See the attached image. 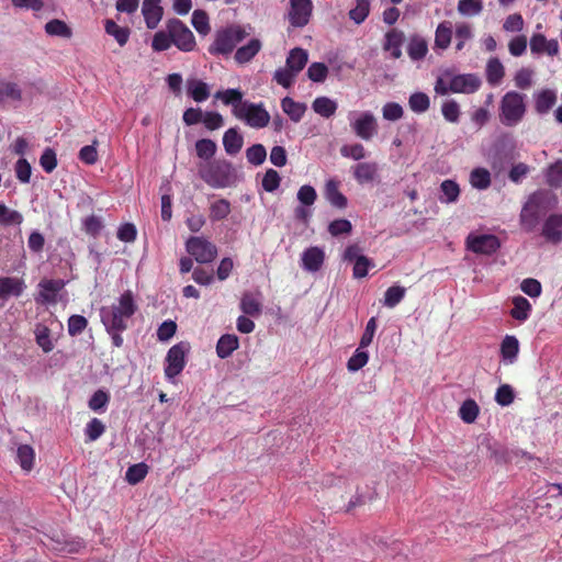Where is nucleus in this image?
<instances>
[{
  "label": "nucleus",
  "mask_w": 562,
  "mask_h": 562,
  "mask_svg": "<svg viewBox=\"0 0 562 562\" xmlns=\"http://www.w3.org/2000/svg\"><path fill=\"white\" fill-rule=\"evenodd\" d=\"M138 310L134 293L131 290L124 291L117 299V303L100 308V318L106 333L110 335L112 345L116 348L123 346L122 333L128 327L127 319Z\"/></svg>",
  "instance_id": "obj_1"
},
{
  "label": "nucleus",
  "mask_w": 562,
  "mask_h": 562,
  "mask_svg": "<svg viewBox=\"0 0 562 562\" xmlns=\"http://www.w3.org/2000/svg\"><path fill=\"white\" fill-rule=\"evenodd\" d=\"M199 177L211 188L231 187L235 181V170L226 159L202 162L198 169Z\"/></svg>",
  "instance_id": "obj_2"
},
{
  "label": "nucleus",
  "mask_w": 562,
  "mask_h": 562,
  "mask_svg": "<svg viewBox=\"0 0 562 562\" xmlns=\"http://www.w3.org/2000/svg\"><path fill=\"white\" fill-rule=\"evenodd\" d=\"M245 37L246 32L239 25L222 27L215 32L214 42L207 52L213 56H228Z\"/></svg>",
  "instance_id": "obj_3"
},
{
  "label": "nucleus",
  "mask_w": 562,
  "mask_h": 562,
  "mask_svg": "<svg viewBox=\"0 0 562 562\" xmlns=\"http://www.w3.org/2000/svg\"><path fill=\"white\" fill-rule=\"evenodd\" d=\"M526 111L524 95L516 92H507L501 101V120L507 126L516 125L521 121Z\"/></svg>",
  "instance_id": "obj_4"
},
{
  "label": "nucleus",
  "mask_w": 562,
  "mask_h": 562,
  "mask_svg": "<svg viewBox=\"0 0 562 562\" xmlns=\"http://www.w3.org/2000/svg\"><path fill=\"white\" fill-rule=\"evenodd\" d=\"M479 449H482V450L484 449L486 457L494 460V462L496 464L509 463L520 454L528 460L532 459V457L528 452L519 451V450H510L507 447H505L504 445L499 443L498 441H496L490 437H484L481 440V442L479 445Z\"/></svg>",
  "instance_id": "obj_5"
},
{
  "label": "nucleus",
  "mask_w": 562,
  "mask_h": 562,
  "mask_svg": "<svg viewBox=\"0 0 562 562\" xmlns=\"http://www.w3.org/2000/svg\"><path fill=\"white\" fill-rule=\"evenodd\" d=\"M190 349L188 341H180L168 350L165 358V376L167 380H173L183 371Z\"/></svg>",
  "instance_id": "obj_6"
},
{
  "label": "nucleus",
  "mask_w": 562,
  "mask_h": 562,
  "mask_svg": "<svg viewBox=\"0 0 562 562\" xmlns=\"http://www.w3.org/2000/svg\"><path fill=\"white\" fill-rule=\"evenodd\" d=\"M234 115L254 128L266 127L270 122V114L262 103L245 101L240 110L234 111Z\"/></svg>",
  "instance_id": "obj_7"
},
{
  "label": "nucleus",
  "mask_w": 562,
  "mask_h": 562,
  "mask_svg": "<svg viewBox=\"0 0 562 562\" xmlns=\"http://www.w3.org/2000/svg\"><path fill=\"white\" fill-rule=\"evenodd\" d=\"M167 31L171 33L172 44L181 52L189 53L195 48V37L192 31L179 19L167 21Z\"/></svg>",
  "instance_id": "obj_8"
},
{
  "label": "nucleus",
  "mask_w": 562,
  "mask_h": 562,
  "mask_svg": "<svg viewBox=\"0 0 562 562\" xmlns=\"http://www.w3.org/2000/svg\"><path fill=\"white\" fill-rule=\"evenodd\" d=\"M186 250L199 263H211L217 256V247L203 236H191L186 241Z\"/></svg>",
  "instance_id": "obj_9"
},
{
  "label": "nucleus",
  "mask_w": 562,
  "mask_h": 562,
  "mask_svg": "<svg viewBox=\"0 0 562 562\" xmlns=\"http://www.w3.org/2000/svg\"><path fill=\"white\" fill-rule=\"evenodd\" d=\"M358 113L350 111L348 120L355 134L363 140H370L378 132V123L374 115L370 111L361 112L358 117L355 116Z\"/></svg>",
  "instance_id": "obj_10"
},
{
  "label": "nucleus",
  "mask_w": 562,
  "mask_h": 562,
  "mask_svg": "<svg viewBox=\"0 0 562 562\" xmlns=\"http://www.w3.org/2000/svg\"><path fill=\"white\" fill-rule=\"evenodd\" d=\"M465 246L469 251L474 254L491 256L501 248V240L493 234H470L465 239Z\"/></svg>",
  "instance_id": "obj_11"
},
{
  "label": "nucleus",
  "mask_w": 562,
  "mask_h": 562,
  "mask_svg": "<svg viewBox=\"0 0 562 562\" xmlns=\"http://www.w3.org/2000/svg\"><path fill=\"white\" fill-rule=\"evenodd\" d=\"M345 261L352 262V277L362 279L368 276L369 269L374 267V262L361 254V248L357 244L349 245L342 256Z\"/></svg>",
  "instance_id": "obj_12"
},
{
  "label": "nucleus",
  "mask_w": 562,
  "mask_h": 562,
  "mask_svg": "<svg viewBox=\"0 0 562 562\" xmlns=\"http://www.w3.org/2000/svg\"><path fill=\"white\" fill-rule=\"evenodd\" d=\"M445 76L450 77L449 89L452 93L472 94L482 86V80L476 74L451 75L446 70Z\"/></svg>",
  "instance_id": "obj_13"
},
{
  "label": "nucleus",
  "mask_w": 562,
  "mask_h": 562,
  "mask_svg": "<svg viewBox=\"0 0 562 562\" xmlns=\"http://www.w3.org/2000/svg\"><path fill=\"white\" fill-rule=\"evenodd\" d=\"M313 12L312 0H290L289 21L294 27L308 24Z\"/></svg>",
  "instance_id": "obj_14"
},
{
  "label": "nucleus",
  "mask_w": 562,
  "mask_h": 562,
  "mask_svg": "<svg viewBox=\"0 0 562 562\" xmlns=\"http://www.w3.org/2000/svg\"><path fill=\"white\" fill-rule=\"evenodd\" d=\"M541 236L553 245L562 241V213L550 214L544 220Z\"/></svg>",
  "instance_id": "obj_15"
},
{
  "label": "nucleus",
  "mask_w": 562,
  "mask_h": 562,
  "mask_svg": "<svg viewBox=\"0 0 562 562\" xmlns=\"http://www.w3.org/2000/svg\"><path fill=\"white\" fill-rule=\"evenodd\" d=\"M65 281L63 279H43L38 283V288L41 289L38 293V297H36L37 302L42 303H56L57 293L64 289Z\"/></svg>",
  "instance_id": "obj_16"
},
{
  "label": "nucleus",
  "mask_w": 562,
  "mask_h": 562,
  "mask_svg": "<svg viewBox=\"0 0 562 562\" xmlns=\"http://www.w3.org/2000/svg\"><path fill=\"white\" fill-rule=\"evenodd\" d=\"M542 216H544V214L527 201L519 215L521 228L527 233H532L538 227Z\"/></svg>",
  "instance_id": "obj_17"
},
{
  "label": "nucleus",
  "mask_w": 562,
  "mask_h": 562,
  "mask_svg": "<svg viewBox=\"0 0 562 562\" xmlns=\"http://www.w3.org/2000/svg\"><path fill=\"white\" fill-rule=\"evenodd\" d=\"M26 289L23 279L15 277H0V300H8L10 296L19 297Z\"/></svg>",
  "instance_id": "obj_18"
},
{
  "label": "nucleus",
  "mask_w": 562,
  "mask_h": 562,
  "mask_svg": "<svg viewBox=\"0 0 562 562\" xmlns=\"http://www.w3.org/2000/svg\"><path fill=\"white\" fill-rule=\"evenodd\" d=\"M160 1L161 0L143 1L142 13L144 15L146 26L149 30L156 29L162 18L164 10L160 5Z\"/></svg>",
  "instance_id": "obj_19"
},
{
  "label": "nucleus",
  "mask_w": 562,
  "mask_h": 562,
  "mask_svg": "<svg viewBox=\"0 0 562 562\" xmlns=\"http://www.w3.org/2000/svg\"><path fill=\"white\" fill-rule=\"evenodd\" d=\"M301 260L304 270L316 272L324 263L325 252L319 247H310L303 251Z\"/></svg>",
  "instance_id": "obj_20"
},
{
  "label": "nucleus",
  "mask_w": 562,
  "mask_h": 562,
  "mask_svg": "<svg viewBox=\"0 0 562 562\" xmlns=\"http://www.w3.org/2000/svg\"><path fill=\"white\" fill-rule=\"evenodd\" d=\"M528 201L546 215L549 211L555 207L558 198L554 193L548 190H537L530 194Z\"/></svg>",
  "instance_id": "obj_21"
},
{
  "label": "nucleus",
  "mask_w": 562,
  "mask_h": 562,
  "mask_svg": "<svg viewBox=\"0 0 562 562\" xmlns=\"http://www.w3.org/2000/svg\"><path fill=\"white\" fill-rule=\"evenodd\" d=\"M405 41L404 32L397 29H392L384 35L383 49L390 52L394 59L402 56L401 47Z\"/></svg>",
  "instance_id": "obj_22"
},
{
  "label": "nucleus",
  "mask_w": 562,
  "mask_h": 562,
  "mask_svg": "<svg viewBox=\"0 0 562 562\" xmlns=\"http://www.w3.org/2000/svg\"><path fill=\"white\" fill-rule=\"evenodd\" d=\"M519 353V340L516 336L506 335L499 347V355L505 364H513L517 361Z\"/></svg>",
  "instance_id": "obj_23"
},
{
  "label": "nucleus",
  "mask_w": 562,
  "mask_h": 562,
  "mask_svg": "<svg viewBox=\"0 0 562 562\" xmlns=\"http://www.w3.org/2000/svg\"><path fill=\"white\" fill-rule=\"evenodd\" d=\"M324 195L329 204L336 209L344 210L348 205V199L339 191V182L329 179L325 184Z\"/></svg>",
  "instance_id": "obj_24"
},
{
  "label": "nucleus",
  "mask_w": 562,
  "mask_h": 562,
  "mask_svg": "<svg viewBox=\"0 0 562 562\" xmlns=\"http://www.w3.org/2000/svg\"><path fill=\"white\" fill-rule=\"evenodd\" d=\"M353 170V178L356 181L360 184L372 182L375 177L378 176L379 166L376 162L370 161V162H359L355 167H352Z\"/></svg>",
  "instance_id": "obj_25"
},
{
  "label": "nucleus",
  "mask_w": 562,
  "mask_h": 562,
  "mask_svg": "<svg viewBox=\"0 0 562 562\" xmlns=\"http://www.w3.org/2000/svg\"><path fill=\"white\" fill-rule=\"evenodd\" d=\"M239 347V338L235 334H224L216 342V355L220 359H227Z\"/></svg>",
  "instance_id": "obj_26"
},
{
  "label": "nucleus",
  "mask_w": 562,
  "mask_h": 562,
  "mask_svg": "<svg viewBox=\"0 0 562 562\" xmlns=\"http://www.w3.org/2000/svg\"><path fill=\"white\" fill-rule=\"evenodd\" d=\"M187 94L200 103L209 99L211 94L210 87L201 79L189 78L187 80Z\"/></svg>",
  "instance_id": "obj_27"
},
{
  "label": "nucleus",
  "mask_w": 562,
  "mask_h": 562,
  "mask_svg": "<svg viewBox=\"0 0 562 562\" xmlns=\"http://www.w3.org/2000/svg\"><path fill=\"white\" fill-rule=\"evenodd\" d=\"M244 145V137L239 133L238 127L228 128L223 135V146L225 151L234 156L238 154Z\"/></svg>",
  "instance_id": "obj_28"
},
{
  "label": "nucleus",
  "mask_w": 562,
  "mask_h": 562,
  "mask_svg": "<svg viewBox=\"0 0 562 562\" xmlns=\"http://www.w3.org/2000/svg\"><path fill=\"white\" fill-rule=\"evenodd\" d=\"M512 302L513 308L510 310L509 315L518 322H526L532 311L530 302L521 295L514 296Z\"/></svg>",
  "instance_id": "obj_29"
},
{
  "label": "nucleus",
  "mask_w": 562,
  "mask_h": 562,
  "mask_svg": "<svg viewBox=\"0 0 562 562\" xmlns=\"http://www.w3.org/2000/svg\"><path fill=\"white\" fill-rule=\"evenodd\" d=\"M428 53V44L427 41L418 35L414 34L409 37V42L407 45V54L412 60H422L426 57Z\"/></svg>",
  "instance_id": "obj_30"
},
{
  "label": "nucleus",
  "mask_w": 562,
  "mask_h": 562,
  "mask_svg": "<svg viewBox=\"0 0 562 562\" xmlns=\"http://www.w3.org/2000/svg\"><path fill=\"white\" fill-rule=\"evenodd\" d=\"M535 109L539 114H546L557 102V94L551 89H543L533 94Z\"/></svg>",
  "instance_id": "obj_31"
},
{
  "label": "nucleus",
  "mask_w": 562,
  "mask_h": 562,
  "mask_svg": "<svg viewBox=\"0 0 562 562\" xmlns=\"http://www.w3.org/2000/svg\"><path fill=\"white\" fill-rule=\"evenodd\" d=\"M281 108L283 112L289 115V117L297 123L304 116V113L307 109L306 104L303 102H296L291 97H284L281 100Z\"/></svg>",
  "instance_id": "obj_32"
},
{
  "label": "nucleus",
  "mask_w": 562,
  "mask_h": 562,
  "mask_svg": "<svg viewBox=\"0 0 562 562\" xmlns=\"http://www.w3.org/2000/svg\"><path fill=\"white\" fill-rule=\"evenodd\" d=\"M307 61V50L301 47H295L290 50L285 64L290 70L297 75L306 66Z\"/></svg>",
  "instance_id": "obj_33"
},
{
  "label": "nucleus",
  "mask_w": 562,
  "mask_h": 562,
  "mask_svg": "<svg viewBox=\"0 0 562 562\" xmlns=\"http://www.w3.org/2000/svg\"><path fill=\"white\" fill-rule=\"evenodd\" d=\"M261 42L258 38H251L248 44L237 48L235 53L236 63L244 65L249 63L260 50Z\"/></svg>",
  "instance_id": "obj_34"
},
{
  "label": "nucleus",
  "mask_w": 562,
  "mask_h": 562,
  "mask_svg": "<svg viewBox=\"0 0 562 562\" xmlns=\"http://www.w3.org/2000/svg\"><path fill=\"white\" fill-rule=\"evenodd\" d=\"M215 99H220L225 105H232L234 111L240 110L241 103L245 101L243 100V92L240 89L237 88H229L224 91H217L214 94Z\"/></svg>",
  "instance_id": "obj_35"
},
{
  "label": "nucleus",
  "mask_w": 562,
  "mask_h": 562,
  "mask_svg": "<svg viewBox=\"0 0 562 562\" xmlns=\"http://www.w3.org/2000/svg\"><path fill=\"white\" fill-rule=\"evenodd\" d=\"M452 37V24L449 21H443L438 24L435 32V47L439 49H447L450 46Z\"/></svg>",
  "instance_id": "obj_36"
},
{
  "label": "nucleus",
  "mask_w": 562,
  "mask_h": 562,
  "mask_svg": "<svg viewBox=\"0 0 562 562\" xmlns=\"http://www.w3.org/2000/svg\"><path fill=\"white\" fill-rule=\"evenodd\" d=\"M106 34L113 36L120 46H124L130 38L131 30L127 26H120L113 20L104 21Z\"/></svg>",
  "instance_id": "obj_37"
},
{
  "label": "nucleus",
  "mask_w": 562,
  "mask_h": 562,
  "mask_svg": "<svg viewBox=\"0 0 562 562\" xmlns=\"http://www.w3.org/2000/svg\"><path fill=\"white\" fill-rule=\"evenodd\" d=\"M312 109L315 113L328 119L335 114L337 103L328 97H317L312 103Z\"/></svg>",
  "instance_id": "obj_38"
},
{
  "label": "nucleus",
  "mask_w": 562,
  "mask_h": 562,
  "mask_svg": "<svg viewBox=\"0 0 562 562\" xmlns=\"http://www.w3.org/2000/svg\"><path fill=\"white\" fill-rule=\"evenodd\" d=\"M505 69L503 64L497 57H493L486 65V79L492 86L498 85L504 78Z\"/></svg>",
  "instance_id": "obj_39"
},
{
  "label": "nucleus",
  "mask_w": 562,
  "mask_h": 562,
  "mask_svg": "<svg viewBox=\"0 0 562 562\" xmlns=\"http://www.w3.org/2000/svg\"><path fill=\"white\" fill-rule=\"evenodd\" d=\"M239 307L245 315L252 317L259 316L262 311L261 303L250 292H245L243 294Z\"/></svg>",
  "instance_id": "obj_40"
},
{
  "label": "nucleus",
  "mask_w": 562,
  "mask_h": 562,
  "mask_svg": "<svg viewBox=\"0 0 562 562\" xmlns=\"http://www.w3.org/2000/svg\"><path fill=\"white\" fill-rule=\"evenodd\" d=\"M367 491H360L357 488L356 495L349 501L346 506V513H350L356 507L364 505L367 502H371L376 497L374 487L367 486Z\"/></svg>",
  "instance_id": "obj_41"
},
{
  "label": "nucleus",
  "mask_w": 562,
  "mask_h": 562,
  "mask_svg": "<svg viewBox=\"0 0 562 562\" xmlns=\"http://www.w3.org/2000/svg\"><path fill=\"white\" fill-rule=\"evenodd\" d=\"M440 192L441 195L439 196V200L442 203H453L460 195V188L454 180L447 179L441 182Z\"/></svg>",
  "instance_id": "obj_42"
},
{
  "label": "nucleus",
  "mask_w": 562,
  "mask_h": 562,
  "mask_svg": "<svg viewBox=\"0 0 562 562\" xmlns=\"http://www.w3.org/2000/svg\"><path fill=\"white\" fill-rule=\"evenodd\" d=\"M546 182L551 188L562 187V160L549 165L544 171Z\"/></svg>",
  "instance_id": "obj_43"
},
{
  "label": "nucleus",
  "mask_w": 562,
  "mask_h": 562,
  "mask_svg": "<svg viewBox=\"0 0 562 562\" xmlns=\"http://www.w3.org/2000/svg\"><path fill=\"white\" fill-rule=\"evenodd\" d=\"M45 32L50 36H59L70 38L72 36L71 29L66 22L59 19H53L45 24Z\"/></svg>",
  "instance_id": "obj_44"
},
{
  "label": "nucleus",
  "mask_w": 562,
  "mask_h": 562,
  "mask_svg": "<svg viewBox=\"0 0 562 562\" xmlns=\"http://www.w3.org/2000/svg\"><path fill=\"white\" fill-rule=\"evenodd\" d=\"M110 402V394L103 389L97 390L88 402V407L95 413H104Z\"/></svg>",
  "instance_id": "obj_45"
},
{
  "label": "nucleus",
  "mask_w": 562,
  "mask_h": 562,
  "mask_svg": "<svg viewBox=\"0 0 562 562\" xmlns=\"http://www.w3.org/2000/svg\"><path fill=\"white\" fill-rule=\"evenodd\" d=\"M470 183L473 188L485 190L491 186V175L485 168L477 167L471 171Z\"/></svg>",
  "instance_id": "obj_46"
},
{
  "label": "nucleus",
  "mask_w": 562,
  "mask_h": 562,
  "mask_svg": "<svg viewBox=\"0 0 562 562\" xmlns=\"http://www.w3.org/2000/svg\"><path fill=\"white\" fill-rule=\"evenodd\" d=\"M231 213V202L226 199H220L210 206V220L220 222L225 220Z\"/></svg>",
  "instance_id": "obj_47"
},
{
  "label": "nucleus",
  "mask_w": 562,
  "mask_h": 562,
  "mask_svg": "<svg viewBox=\"0 0 562 562\" xmlns=\"http://www.w3.org/2000/svg\"><path fill=\"white\" fill-rule=\"evenodd\" d=\"M34 449L30 445H20L16 450V460L25 471H31L34 465Z\"/></svg>",
  "instance_id": "obj_48"
},
{
  "label": "nucleus",
  "mask_w": 562,
  "mask_h": 562,
  "mask_svg": "<svg viewBox=\"0 0 562 562\" xmlns=\"http://www.w3.org/2000/svg\"><path fill=\"white\" fill-rule=\"evenodd\" d=\"M191 24L200 35H207L211 31L210 19L205 11L196 9L191 16Z\"/></svg>",
  "instance_id": "obj_49"
},
{
  "label": "nucleus",
  "mask_w": 562,
  "mask_h": 562,
  "mask_svg": "<svg viewBox=\"0 0 562 562\" xmlns=\"http://www.w3.org/2000/svg\"><path fill=\"white\" fill-rule=\"evenodd\" d=\"M23 223V215L16 210H10L4 203H0V224L2 226L16 225Z\"/></svg>",
  "instance_id": "obj_50"
},
{
  "label": "nucleus",
  "mask_w": 562,
  "mask_h": 562,
  "mask_svg": "<svg viewBox=\"0 0 562 562\" xmlns=\"http://www.w3.org/2000/svg\"><path fill=\"white\" fill-rule=\"evenodd\" d=\"M408 105L414 113H425L429 110L430 99L425 92L417 91L409 95Z\"/></svg>",
  "instance_id": "obj_51"
},
{
  "label": "nucleus",
  "mask_w": 562,
  "mask_h": 562,
  "mask_svg": "<svg viewBox=\"0 0 562 562\" xmlns=\"http://www.w3.org/2000/svg\"><path fill=\"white\" fill-rule=\"evenodd\" d=\"M480 408L476 402L472 398L465 400L460 408L459 416L465 424H472L477 418Z\"/></svg>",
  "instance_id": "obj_52"
},
{
  "label": "nucleus",
  "mask_w": 562,
  "mask_h": 562,
  "mask_svg": "<svg viewBox=\"0 0 562 562\" xmlns=\"http://www.w3.org/2000/svg\"><path fill=\"white\" fill-rule=\"evenodd\" d=\"M148 473V465L144 462H139L136 464H132L127 468L125 473V480L132 484L136 485L142 482Z\"/></svg>",
  "instance_id": "obj_53"
},
{
  "label": "nucleus",
  "mask_w": 562,
  "mask_h": 562,
  "mask_svg": "<svg viewBox=\"0 0 562 562\" xmlns=\"http://www.w3.org/2000/svg\"><path fill=\"white\" fill-rule=\"evenodd\" d=\"M216 149V143L210 138H201L195 142L196 156L206 162L215 155Z\"/></svg>",
  "instance_id": "obj_54"
},
{
  "label": "nucleus",
  "mask_w": 562,
  "mask_h": 562,
  "mask_svg": "<svg viewBox=\"0 0 562 562\" xmlns=\"http://www.w3.org/2000/svg\"><path fill=\"white\" fill-rule=\"evenodd\" d=\"M369 361V352L364 348L359 347L347 361V369L349 372H357L362 369Z\"/></svg>",
  "instance_id": "obj_55"
},
{
  "label": "nucleus",
  "mask_w": 562,
  "mask_h": 562,
  "mask_svg": "<svg viewBox=\"0 0 562 562\" xmlns=\"http://www.w3.org/2000/svg\"><path fill=\"white\" fill-rule=\"evenodd\" d=\"M370 13L369 0H356V5L349 11V19L356 24H361L366 21Z\"/></svg>",
  "instance_id": "obj_56"
},
{
  "label": "nucleus",
  "mask_w": 562,
  "mask_h": 562,
  "mask_svg": "<svg viewBox=\"0 0 562 562\" xmlns=\"http://www.w3.org/2000/svg\"><path fill=\"white\" fill-rule=\"evenodd\" d=\"M406 290L401 285H392L384 293L383 305L390 308L395 307L405 296Z\"/></svg>",
  "instance_id": "obj_57"
},
{
  "label": "nucleus",
  "mask_w": 562,
  "mask_h": 562,
  "mask_svg": "<svg viewBox=\"0 0 562 562\" xmlns=\"http://www.w3.org/2000/svg\"><path fill=\"white\" fill-rule=\"evenodd\" d=\"M22 91L15 82L0 81V103L5 99L20 101Z\"/></svg>",
  "instance_id": "obj_58"
},
{
  "label": "nucleus",
  "mask_w": 562,
  "mask_h": 562,
  "mask_svg": "<svg viewBox=\"0 0 562 562\" xmlns=\"http://www.w3.org/2000/svg\"><path fill=\"white\" fill-rule=\"evenodd\" d=\"M246 158L249 164L260 166L266 161L267 150L262 144H254L247 148Z\"/></svg>",
  "instance_id": "obj_59"
},
{
  "label": "nucleus",
  "mask_w": 562,
  "mask_h": 562,
  "mask_svg": "<svg viewBox=\"0 0 562 562\" xmlns=\"http://www.w3.org/2000/svg\"><path fill=\"white\" fill-rule=\"evenodd\" d=\"M441 113L447 122L458 123L461 114L460 105L453 99L447 100L441 105Z\"/></svg>",
  "instance_id": "obj_60"
},
{
  "label": "nucleus",
  "mask_w": 562,
  "mask_h": 562,
  "mask_svg": "<svg viewBox=\"0 0 562 562\" xmlns=\"http://www.w3.org/2000/svg\"><path fill=\"white\" fill-rule=\"evenodd\" d=\"M327 231L333 237L349 235L352 232V224L347 218H337L328 224Z\"/></svg>",
  "instance_id": "obj_61"
},
{
  "label": "nucleus",
  "mask_w": 562,
  "mask_h": 562,
  "mask_svg": "<svg viewBox=\"0 0 562 562\" xmlns=\"http://www.w3.org/2000/svg\"><path fill=\"white\" fill-rule=\"evenodd\" d=\"M306 75L313 82H324L328 76V67L321 61L312 63L307 68Z\"/></svg>",
  "instance_id": "obj_62"
},
{
  "label": "nucleus",
  "mask_w": 562,
  "mask_h": 562,
  "mask_svg": "<svg viewBox=\"0 0 562 562\" xmlns=\"http://www.w3.org/2000/svg\"><path fill=\"white\" fill-rule=\"evenodd\" d=\"M494 400L498 405L503 407L509 406L515 400V392L513 386L509 384H502L498 386Z\"/></svg>",
  "instance_id": "obj_63"
},
{
  "label": "nucleus",
  "mask_w": 562,
  "mask_h": 562,
  "mask_svg": "<svg viewBox=\"0 0 562 562\" xmlns=\"http://www.w3.org/2000/svg\"><path fill=\"white\" fill-rule=\"evenodd\" d=\"M88 326V321L85 316L74 314L68 318L67 329L71 337L80 335Z\"/></svg>",
  "instance_id": "obj_64"
}]
</instances>
